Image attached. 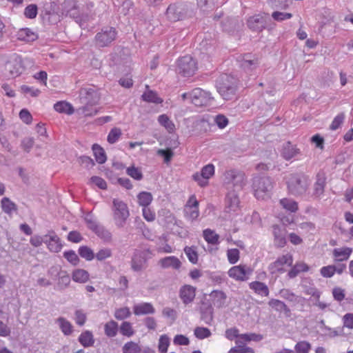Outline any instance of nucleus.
<instances>
[{"label":"nucleus","mask_w":353,"mask_h":353,"mask_svg":"<svg viewBox=\"0 0 353 353\" xmlns=\"http://www.w3.org/2000/svg\"><path fill=\"white\" fill-rule=\"evenodd\" d=\"M223 182L227 188L241 190L246 183V177L241 170L230 168L224 172Z\"/></svg>","instance_id":"obj_4"},{"label":"nucleus","mask_w":353,"mask_h":353,"mask_svg":"<svg viewBox=\"0 0 353 353\" xmlns=\"http://www.w3.org/2000/svg\"><path fill=\"white\" fill-rule=\"evenodd\" d=\"M216 87L223 99L232 100L236 97L237 80L230 74H223L217 79Z\"/></svg>","instance_id":"obj_2"},{"label":"nucleus","mask_w":353,"mask_h":353,"mask_svg":"<svg viewBox=\"0 0 353 353\" xmlns=\"http://www.w3.org/2000/svg\"><path fill=\"white\" fill-rule=\"evenodd\" d=\"M285 180L288 192L295 196L305 194L310 184L308 177L302 174H288Z\"/></svg>","instance_id":"obj_1"},{"label":"nucleus","mask_w":353,"mask_h":353,"mask_svg":"<svg viewBox=\"0 0 353 353\" xmlns=\"http://www.w3.org/2000/svg\"><path fill=\"white\" fill-rule=\"evenodd\" d=\"M196 296V288L190 285H184L179 290V297L185 305L191 303Z\"/></svg>","instance_id":"obj_19"},{"label":"nucleus","mask_w":353,"mask_h":353,"mask_svg":"<svg viewBox=\"0 0 353 353\" xmlns=\"http://www.w3.org/2000/svg\"><path fill=\"white\" fill-rule=\"evenodd\" d=\"M25 61L21 56L14 54L8 62L6 68L12 77L19 76L24 71Z\"/></svg>","instance_id":"obj_11"},{"label":"nucleus","mask_w":353,"mask_h":353,"mask_svg":"<svg viewBox=\"0 0 353 353\" xmlns=\"http://www.w3.org/2000/svg\"><path fill=\"white\" fill-rule=\"evenodd\" d=\"M309 268L304 263H296L289 271L288 276L290 279L296 277L300 272L308 271Z\"/></svg>","instance_id":"obj_40"},{"label":"nucleus","mask_w":353,"mask_h":353,"mask_svg":"<svg viewBox=\"0 0 353 353\" xmlns=\"http://www.w3.org/2000/svg\"><path fill=\"white\" fill-rule=\"evenodd\" d=\"M158 264L164 269L172 268L173 270H179L181 266V262L174 256L162 258L159 261Z\"/></svg>","instance_id":"obj_23"},{"label":"nucleus","mask_w":353,"mask_h":353,"mask_svg":"<svg viewBox=\"0 0 353 353\" xmlns=\"http://www.w3.org/2000/svg\"><path fill=\"white\" fill-rule=\"evenodd\" d=\"M210 298L212 303L217 307H221L225 303L227 296L221 290H213L210 294Z\"/></svg>","instance_id":"obj_28"},{"label":"nucleus","mask_w":353,"mask_h":353,"mask_svg":"<svg viewBox=\"0 0 353 353\" xmlns=\"http://www.w3.org/2000/svg\"><path fill=\"white\" fill-rule=\"evenodd\" d=\"M143 100L147 102L161 103L163 100L158 97L157 94L153 91H148L143 94Z\"/></svg>","instance_id":"obj_49"},{"label":"nucleus","mask_w":353,"mask_h":353,"mask_svg":"<svg viewBox=\"0 0 353 353\" xmlns=\"http://www.w3.org/2000/svg\"><path fill=\"white\" fill-rule=\"evenodd\" d=\"M228 353H254V350L246 345H240L232 347Z\"/></svg>","instance_id":"obj_64"},{"label":"nucleus","mask_w":353,"mask_h":353,"mask_svg":"<svg viewBox=\"0 0 353 353\" xmlns=\"http://www.w3.org/2000/svg\"><path fill=\"white\" fill-rule=\"evenodd\" d=\"M127 174L136 180H141L143 178L141 171L134 166H130L126 170Z\"/></svg>","instance_id":"obj_61"},{"label":"nucleus","mask_w":353,"mask_h":353,"mask_svg":"<svg viewBox=\"0 0 353 353\" xmlns=\"http://www.w3.org/2000/svg\"><path fill=\"white\" fill-rule=\"evenodd\" d=\"M146 252L137 250L131 261V268L134 272H140L145 268Z\"/></svg>","instance_id":"obj_16"},{"label":"nucleus","mask_w":353,"mask_h":353,"mask_svg":"<svg viewBox=\"0 0 353 353\" xmlns=\"http://www.w3.org/2000/svg\"><path fill=\"white\" fill-rule=\"evenodd\" d=\"M112 256V250L109 248H100L95 254V258L99 261H102L108 259Z\"/></svg>","instance_id":"obj_47"},{"label":"nucleus","mask_w":353,"mask_h":353,"mask_svg":"<svg viewBox=\"0 0 353 353\" xmlns=\"http://www.w3.org/2000/svg\"><path fill=\"white\" fill-rule=\"evenodd\" d=\"M293 257L290 254H284L279 257L274 262L271 263L268 270L271 274L283 273L285 272V266L290 267L292 265Z\"/></svg>","instance_id":"obj_9"},{"label":"nucleus","mask_w":353,"mask_h":353,"mask_svg":"<svg viewBox=\"0 0 353 353\" xmlns=\"http://www.w3.org/2000/svg\"><path fill=\"white\" fill-rule=\"evenodd\" d=\"M280 205L289 212H296L299 210V205L296 201L292 199L284 198L280 200Z\"/></svg>","instance_id":"obj_34"},{"label":"nucleus","mask_w":353,"mask_h":353,"mask_svg":"<svg viewBox=\"0 0 353 353\" xmlns=\"http://www.w3.org/2000/svg\"><path fill=\"white\" fill-rule=\"evenodd\" d=\"M240 252L238 249L232 248L227 251V257L230 264H235L239 260Z\"/></svg>","instance_id":"obj_54"},{"label":"nucleus","mask_w":353,"mask_h":353,"mask_svg":"<svg viewBox=\"0 0 353 353\" xmlns=\"http://www.w3.org/2000/svg\"><path fill=\"white\" fill-rule=\"evenodd\" d=\"M352 253V249L348 247L334 248L332 252L335 261H347Z\"/></svg>","instance_id":"obj_27"},{"label":"nucleus","mask_w":353,"mask_h":353,"mask_svg":"<svg viewBox=\"0 0 353 353\" xmlns=\"http://www.w3.org/2000/svg\"><path fill=\"white\" fill-rule=\"evenodd\" d=\"M321 330L323 332V335L329 338H334L336 336H344V330L342 327H338L336 328L330 327L324 323L323 321L321 322Z\"/></svg>","instance_id":"obj_25"},{"label":"nucleus","mask_w":353,"mask_h":353,"mask_svg":"<svg viewBox=\"0 0 353 353\" xmlns=\"http://www.w3.org/2000/svg\"><path fill=\"white\" fill-rule=\"evenodd\" d=\"M194 336L200 340L208 338L212 334L210 330L208 328L204 327H196L194 329Z\"/></svg>","instance_id":"obj_51"},{"label":"nucleus","mask_w":353,"mask_h":353,"mask_svg":"<svg viewBox=\"0 0 353 353\" xmlns=\"http://www.w3.org/2000/svg\"><path fill=\"white\" fill-rule=\"evenodd\" d=\"M272 228L275 245L280 248L283 247L286 243L285 230L277 225H273Z\"/></svg>","instance_id":"obj_26"},{"label":"nucleus","mask_w":353,"mask_h":353,"mask_svg":"<svg viewBox=\"0 0 353 353\" xmlns=\"http://www.w3.org/2000/svg\"><path fill=\"white\" fill-rule=\"evenodd\" d=\"M78 252L79 254L86 261H90L95 258L93 250L88 246H81Z\"/></svg>","instance_id":"obj_45"},{"label":"nucleus","mask_w":353,"mask_h":353,"mask_svg":"<svg viewBox=\"0 0 353 353\" xmlns=\"http://www.w3.org/2000/svg\"><path fill=\"white\" fill-rule=\"evenodd\" d=\"M1 207L3 212L8 215H11L13 212L17 211V205L8 197H3L1 200Z\"/></svg>","instance_id":"obj_32"},{"label":"nucleus","mask_w":353,"mask_h":353,"mask_svg":"<svg viewBox=\"0 0 353 353\" xmlns=\"http://www.w3.org/2000/svg\"><path fill=\"white\" fill-rule=\"evenodd\" d=\"M93 232L105 243H109L112 240L111 232L103 225H99Z\"/></svg>","instance_id":"obj_38"},{"label":"nucleus","mask_w":353,"mask_h":353,"mask_svg":"<svg viewBox=\"0 0 353 353\" xmlns=\"http://www.w3.org/2000/svg\"><path fill=\"white\" fill-rule=\"evenodd\" d=\"M121 134L122 133L120 128H114L110 131L107 140L110 143H114L119 139Z\"/></svg>","instance_id":"obj_53"},{"label":"nucleus","mask_w":353,"mask_h":353,"mask_svg":"<svg viewBox=\"0 0 353 353\" xmlns=\"http://www.w3.org/2000/svg\"><path fill=\"white\" fill-rule=\"evenodd\" d=\"M133 312L136 316L153 314L155 308L151 303L141 302L133 305Z\"/></svg>","instance_id":"obj_22"},{"label":"nucleus","mask_w":353,"mask_h":353,"mask_svg":"<svg viewBox=\"0 0 353 353\" xmlns=\"http://www.w3.org/2000/svg\"><path fill=\"white\" fill-rule=\"evenodd\" d=\"M45 243L48 249L54 253L60 252L63 247L60 238L53 230L45 234Z\"/></svg>","instance_id":"obj_14"},{"label":"nucleus","mask_w":353,"mask_h":353,"mask_svg":"<svg viewBox=\"0 0 353 353\" xmlns=\"http://www.w3.org/2000/svg\"><path fill=\"white\" fill-rule=\"evenodd\" d=\"M79 97L84 103L90 104L96 103L99 99L97 91L92 86L82 88L79 92Z\"/></svg>","instance_id":"obj_15"},{"label":"nucleus","mask_w":353,"mask_h":353,"mask_svg":"<svg viewBox=\"0 0 353 353\" xmlns=\"http://www.w3.org/2000/svg\"><path fill=\"white\" fill-rule=\"evenodd\" d=\"M79 342L84 347H89L93 346L94 339L92 332L85 330L79 335Z\"/></svg>","instance_id":"obj_31"},{"label":"nucleus","mask_w":353,"mask_h":353,"mask_svg":"<svg viewBox=\"0 0 353 353\" xmlns=\"http://www.w3.org/2000/svg\"><path fill=\"white\" fill-rule=\"evenodd\" d=\"M265 18L261 14L250 17L247 21L248 28L256 32H261L265 29Z\"/></svg>","instance_id":"obj_21"},{"label":"nucleus","mask_w":353,"mask_h":353,"mask_svg":"<svg viewBox=\"0 0 353 353\" xmlns=\"http://www.w3.org/2000/svg\"><path fill=\"white\" fill-rule=\"evenodd\" d=\"M116 30L112 27H106L97 34L95 39L99 46L105 47L112 43L116 39Z\"/></svg>","instance_id":"obj_10"},{"label":"nucleus","mask_w":353,"mask_h":353,"mask_svg":"<svg viewBox=\"0 0 353 353\" xmlns=\"http://www.w3.org/2000/svg\"><path fill=\"white\" fill-rule=\"evenodd\" d=\"M58 279V285L60 288H65L68 287L70 283V277L65 271H62Z\"/></svg>","instance_id":"obj_55"},{"label":"nucleus","mask_w":353,"mask_h":353,"mask_svg":"<svg viewBox=\"0 0 353 353\" xmlns=\"http://www.w3.org/2000/svg\"><path fill=\"white\" fill-rule=\"evenodd\" d=\"M63 13L69 15L70 17L76 19V21L79 23L82 28H85L84 23L82 19L79 17L77 10V0H65L63 3Z\"/></svg>","instance_id":"obj_12"},{"label":"nucleus","mask_w":353,"mask_h":353,"mask_svg":"<svg viewBox=\"0 0 353 353\" xmlns=\"http://www.w3.org/2000/svg\"><path fill=\"white\" fill-rule=\"evenodd\" d=\"M253 273V268L245 264H240L230 268L228 276L236 281H245Z\"/></svg>","instance_id":"obj_8"},{"label":"nucleus","mask_w":353,"mask_h":353,"mask_svg":"<svg viewBox=\"0 0 353 353\" xmlns=\"http://www.w3.org/2000/svg\"><path fill=\"white\" fill-rule=\"evenodd\" d=\"M63 256L69 263L74 265H77L79 261L77 254L73 250L65 251L63 252Z\"/></svg>","instance_id":"obj_58"},{"label":"nucleus","mask_w":353,"mask_h":353,"mask_svg":"<svg viewBox=\"0 0 353 353\" xmlns=\"http://www.w3.org/2000/svg\"><path fill=\"white\" fill-rule=\"evenodd\" d=\"M214 166L212 163H209L201 169V174L203 175L205 179H210L214 174Z\"/></svg>","instance_id":"obj_62"},{"label":"nucleus","mask_w":353,"mask_h":353,"mask_svg":"<svg viewBox=\"0 0 353 353\" xmlns=\"http://www.w3.org/2000/svg\"><path fill=\"white\" fill-rule=\"evenodd\" d=\"M112 210L115 225L119 228H123L130 216L127 204L120 199H114Z\"/></svg>","instance_id":"obj_6"},{"label":"nucleus","mask_w":353,"mask_h":353,"mask_svg":"<svg viewBox=\"0 0 353 353\" xmlns=\"http://www.w3.org/2000/svg\"><path fill=\"white\" fill-rule=\"evenodd\" d=\"M104 332L108 337L115 336L118 332V323L113 320L106 323L104 325Z\"/></svg>","instance_id":"obj_43"},{"label":"nucleus","mask_w":353,"mask_h":353,"mask_svg":"<svg viewBox=\"0 0 353 353\" xmlns=\"http://www.w3.org/2000/svg\"><path fill=\"white\" fill-rule=\"evenodd\" d=\"M183 250L189 261L192 264H196L199 259L196 248L194 246H185Z\"/></svg>","instance_id":"obj_42"},{"label":"nucleus","mask_w":353,"mask_h":353,"mask_svg":"<svg viewBox=\"0 0 353 353\" xmlns=\"http://www.w3.org/2000/svg\"><path fill=\"white\" fill-rule=\"evenodd\" d=\"M170 345V339L166 335H162L160 336L159 341V350L161 353H166L168 347Z\"/></svg>","instance_id":"obj_60"},{"label":"nucleus","mask_w":353,"mask_h":353,"mask_svg":"<svg viewBox=\"0 0 353 353\" xmlns=\"http://www.w3.org/2000/svg\"><path fill=\"white\" fill-rule=\"evenodd\" d=\"M252 188L257 199L268 198L272 189V183L269 177L255 176L253 179Z\"/></svg>","instance_id":"obj_5"},{"label":"nucleus","mask_w":353,"mask_h":353,"mask_svg":"<svg viewBox=\"0 0 353 353\" xmlns=\"http://www.w3.org/2000/svg\"><path fill=\"white\" fill-rule=\"evenodd\" d=\"M93 104L87 103V105L80 108L78 111L84 117H92L97 114V110L92 106Z\"/></svg>","instance_id":"obj_52"},{"label":"nucleus","mask_w":353,"mask_h":353,"mask_svg":"<svg viewBox=\"0 0 353 353\" xmlns=\"http://www.w3.org/2000/svg\"><path fill=\"white\" fill-rule=\"evenodd\" d=\"M294 349L296 353H308L311 349V345L307 341H303L298 342Z\"/></svg>","instance_id":"obj_56"},{"label":"nucleus","mask_w":353,"mask_h":353,"mask_svg":"<svg viewBox=\"0 0 353 353\" xmlns=\"http://www.w3.org/2000/svg\"><path fill=\"white\" fill-rule=\"evenodd\" d=\"M262 339V337L256 334L250 333V334H241L235 341L236 346L240 345H246V343L250 341H259Z\"/></svg>","instance_id":"obj_30"},{"label":"nucleus","mask_w":353,"mask_h":353,"mask_svg":"<svg viewBox=\"0 0 353 353\" xmlns=\"http://www.w3.org/2000/svg\"><path fill=\"white\" fill-rule=\"evenodd\" d=\"M342 321L343 326L342 327H347L350 330H353V313H347L343 318Z\"/></svg>","instance_id":"obj_63"},{"label":"nucleus","mask_w":353,"mask_h":353,"mask_svg":"<svg viewBox=\"0 0 353 353\" xmlns=\"http://www.w3.org/2000/svg\"><path fill=\"white\" fill-rule=\"evenodd\" d=\"M60 330L65 336L70 335L73 332V326L72 323L64 317H59L56 320Z\"/></svg>","instance_id":"obj_33"},{"label":"nucleus","mask_w":353,"mask_h":353,"mask_svg":"<svg viewBox=\"0 0 353 353\" xmlns=\"http://www.w3.org/2000/svg\"><path fill=\"white\" fill-rule=\"evenodd\" d=\"M87 320L86 314L82 310H77L74 312V321L75 323L79 325L82 326L85 324Z\"/></svg>","instance_id":"obj_59"},{"label":"nucleus","mask_w":353,"mask_h":353,"mask_svg":"<svg viewBox=\"0 0 353 353\" xmlns=\"http://www.w3.org/2000/svg\"><path fill=\"white\" fill-rule=\"evenodd\" d=\"M239 199L237 194L233 192H229L225 197V210L227 212H235L239 208Z\"/></svg>","instance_id":"obj_20"},{"label":"nucleus","mask_w":353,"mask_h":353,"mask_svg":"<svg viewBox=\"0 0 353 353\" xmlns=\"http://www.w3.org/2000/svg\"><path fill=\"white\" fill-rule=\"evenodd\" d=\"M131 315L130 308L128 307H123L117 308L114 311V316L117 320H123L128 319Z\"/></svg>","instance_id":"obj_50"},{"label":"nucleus","mask_w":353,"mask_h":353,"mask_svg":"<svg viewBox=\"0 0 353 353\" xmlns=\"http://www.w3.org/2000/svg\"><path fill=\"white\" fill-rule=\"evenodd\" d=\"M203 236L209 244L218 245L219 243V235L211 229H205L203 231Z\"/></svg>","instance_id":"obj_36"},{"label":"nucleus","mask_w":353,"mask_h":353,"mask_svg":"<svg viewBox=\"0 0 353 353\" xmlns=\"http://www.w3.org/2000/svg\"><path fill=\"white\" fill-rule=\"evenodd\" d=\"M213 121L220 129L225 128L229 123L228 119L221 114L216 115L214 117Z\"/></svg>","instance_id":"obj_57"},{"label":"nucleus","mask_w":353,"mask_h":353,"mask_svg":"<svg viewBox=\"0 0 353 353\" xmlns=\"http://www.w3.org/2000/svg\"><path fill=\"white\" fill-rule=\"evenodd\" d=\"M241 67L245 71L250 72L256 69L259 64V61L258 57L252 54H245L239 60Z\"/></svg>","instance_id":"obj_17"},{"label":"nucleus","mask_w":353,"mask_h":353,"mask_svg":"<svg viewBox=\"0 0 353 353\" xmlns=\"http://www.w3.org/2000/svg\"><path fill=\"white\" fill-rule=\"evenodd\" d=\"M120 333L125 336L131 337L134 334L132 324L128 321H123L119 327Z\"/></svg>","instance_id":"obj_46"},{"label":"nucleus","mask_w":353,"mask_h":353,"mask_svg":"<svg viewBox=\"0 0 353 353\" xmlns=\"http://www.w3.org/2000/svg\"><path fill=\"white\" fill-rule=\"evenodd\" d=\"M137 199L141 206L146 208L151 203L153 197L150 192L143 191L137 195Z\"/></svg>","instance_id":"obj_41"},{"label":"nucleus","mask_w":353,"mask_h":353,"mask_svg":"<svg viewBox=\"0 0 353 353\" xmlns=\"http://www.w3.org/2000/svg\"><path fill=\"white\" fill-rule=\"evenodd\" d=\"M158 122L169 132L174 131L175 125L166 114H161L158 117Z\"/></svg>","instance_id":"obj_39"},{"label":"nucleus","mask_w":353,"mask_h":353,"mask_svg":"<svg viewBox=\"0 0 353 353\" xmlns=\"http://www.w3.org/2000/svg\"><path fill=\"white\" fill-rule=\"evenodd\" d=\"M196 69V63L190 55L184 56L177 61L176 71L183 77L192 76Z\"/></svg>","instance_id":"obj_7"},{"label":"nucleus","mask_w":353,"mask_h":353,"mask_svg":"<svg viewBox=\"0 0 353 353\" xmlns=\"http://www.w3.org/2000/svg\"><path fill=\"white\" fill-rule=\"evenodd\" d=\"M183 101H188L195 106L211 105L214 101L212 93L201 88H195L190 92L181 94Z\"/></svg>","instance_id":"obj_3"},{"label":"nucleus","mask_w":353,"mask_h":353,"mask_svg":"<svg viewBox=\"0 0 353 353\" xmlns=\"http://www.w3.org/2000/svg\"><path fill=\"white\" fill-rule=\"evenodd\" d=\"M13 38L17 41L29 43L37 40L38 39V35L31 29L26 28H21L17 30L14 34Z\"/></svg>","instance_id":"obj_18"},{"label":"nucleus","mask_w":353,"mask_h":353,"mask_svg":"<svg viewBox=\"0 0 353 353\" xmlns=\"http://www.w3.org/2000/svg\"><path fill=\"white\" fill-rule=\"evenodd\" d=\"M249 287L256 294L262 296H268L269 295V288L266 284L260 281H253L249 283Z\"/></svg>","instance_id":"obj_29"},{"label":"nucleus","mask_w":353,"mask_h":353,"mask_svg":"<svg viewBox=\"0 0 353 353\" xmlns=\"http://www.w3.org/2000/svg\"><path fill=\"white\" fill-rule=\"evenodd\" d=\"M268 305L277 312H288L289 309L283 301L272 299L269 301Z\"/></svg>","instance_id":"obj_48"},{"label":"nucleus","mask_w":353,"mask_h":353,"mask_svg":"<svg viewBox=\"0 0 353 353\" xmlns=\"http://www.w3.org/2000/svg\"><path fill=\"white\" fill-rule=\"evenodd\" d=\"M326 184V176L323 172H319L316 176V182L314 185V195L320 197L323 194Z\"/></svg>","instance_id":"obj_24"},{"label":"nucleus","mask_w":353,"mask_h":353,"mask_svg":"<svg viewBox=\"0 0 353 353\" xmlns=\"http://www.w3.org/2000/svg\"><path fill=\"white\" fill-rule=\"evenodd\" d=\"M122 351L123 353H141V348L138 343L134 341H129L124 344Z\"/></svg>","instance_id":"obj_44"},{"label":"nucleus","mask_w":353,"mask_h":353,"mask_svg":"<svg viewBox=\"0 0 353 353\" xmlns=\"http://www.w3.org/2000/svg\"><path fill=\"white\" fill-rule=\"evenodd\" d=\"M54 110L59 113H64L68 115L73 114L72 105L66 101H59L54 105Z\"/></svg>","instance_id":"obj_37"},{"label":"nucleus","mask_w":353,"mask_h":353,"mask_svg":"<svg viewBox=\"0 0 353 353\" xmlns=\"http://www.w3.org/2000/svg\"><path fill=\"white\" fill-rule=\"evenodd\" d=\"M89 273L83 269H77L73 271L72 278L74 282L84 283L89 280Z\"/></svg>","instance_id":"obj_35"},{"label":"nucleus","mask_w":353,"mask_h":353,"mask_svg":"<svg viewBox=\"0 0 353 353\" xmlns=\"http://www.w3.org/2000/svg\"><path fill=\"white\" fill-rule=\"evenodd\" d=\"M199 201L194 194H192L188 200L184 211L185 216L191 221L196 220L199 216Z\"/></svg>","instance_id":"obj_13"}]
</instances>
